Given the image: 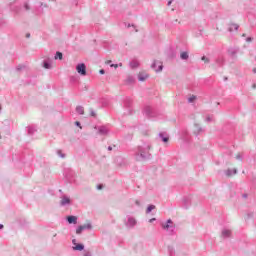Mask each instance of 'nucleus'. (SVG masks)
Instances as JSON below:
<instances>
[{
    "mask_svg": "<svg viewBox=\"0 0 256 256\" xmlns=\"http://www.w3.org/2000/svg\"><path fill=\"white\" fill-rule=\"evenodd\" d=\"M151 144L149 142L143 143L138 146L137 151L135 153V157L137 161H147V159L151 158Z\"/></svg>",
    "mask_w": 256,
    "mask_h": 256,
    "instance_id": "obj_1",
    "label": "nucleus"
},
{
    "mask_svg": "<svg viewBox=\"0 0 256 256\" xmlns=\"http://www.w3.org/2000/svg\"><path fill=\"white\" fill-rule=\"evenodd\" d=\"M123 105L125 109H128L127 115H131V111L133 109V99L126 97L124 99Z\"/></svg>",
    "mask_w": 256,
    "mask_h": 256,
    "instance_id": "obj_2",
    "label": "nucleus"
},
{
    "mask_svg": "<svg viewBox=\"0 0 256 256\" xmlns=\"http://www.w3.org/2000/svg\"><path fill=\"white\" fill-rule=\"evenodd\" d=\"M162 229L168 231V233H173V231H175V225L173 224V220L168 219L166 224H162Z\"/></svg>",
    "mask_w": 256,
    "mask_h": 256,
    "instance_id": "obj_3",
    "label": "nucleus"
},
{
    "mask_svg": "<svg viewBox=\"0 0 256 256\" xmlns=\"http://www.w3.org/2000/svg\"><path fill=\"white\" fill-rule=\"evenodd\" d=\"M76 71L79 75L85 77V75H87V66H85V63L77 64Z\"/></svg>",
    "mask_w": 256,
    "mask_h": 256,
    "instance_id": "obj_4",
    "label": "nucleus"
},
{
    "mask_svg": "<svg viewBox=\"0 0 256 256\" xmlns=\"http://www.w3.org/2000/svg\"><path fill=\"white\" fill-rule=\"evenodd\" d=\"M151 68L154 69L156 73H160V71H163V62L155 60L152 63Z\"/></svg>",
    "mask_w": 256,
    "mask_h": 256,
    "instance_id": "obj_5",
    "label": "nucleus"
},
{
    "mask_svg": "<svg viewBox=\"0 0 256 256\" xmlns=\"http://www.w3.org/2000/svg\"><path fill=\"white\" fill-rule=\"evenodd\" d=\"M144 115L148 117L149 119L155 117V110L151 106H146L144 108Z\"/></svg>",
    "mask_w": 256,
    "mask_h": 256,
    "instance_id": "obj_6",
    "label": "nucleus"
},
{
    "mask_svg": "<svg viewBox=\"0 0 256 256\" xmlns=\"http://www.w3.org/2000/svg\"><path fill=\"white\" fill-rule=\"evenodd\" d=\"M60 205H61V207H65L67 205H71V198H69L66 195L62 196L61 197V201H60Z\"/></svg>",
    "mask_w": 256,
    "mask_h": 256,
    "instance_id": "obj_7",
    "label": "nucleus"
},
{
    "mask_svg": "<svg viewBox=\"0 0 256 256\" xmlns=\"http://www.w3.org/2000/svg\"><path fill=\"white\" fill-rule=\"evenodd\" d=\"M72 243H73V245H75V246H73V250L74 251H83V249H85V245L77 244V240L76 239H73Z\"/></svg>",
    "mask_w": 256,
    "mask_h": 256,
    "instance_id": "obj_8",
    "label": "nucleus"
},
{
    "mask_svg": "<svg viewBox=\"0 0 256 256\" xmlns=\"http://www.w3.org/2000/svg\"><path fill=\"white\" fill-rule=\"evenodd\" d=\"M98 133L99 135H109V128L107 126H99Z\"/></svg>",
    "mask_w": 256,
    "mask_h": 256,
    "instance_id": "obj_9",
    "label": "nucleus"
},
{
    "mask_svg": "<svg viewBox=\"0 0 256 256\" xmlns=\"http://www.w3.org/2000/svg\"><path fill=\"white\" fill-rule=\"evenodd\" d=\"M137 225V220L133 217H128V220L126 222V227H135Z\"/></svg>",
    "mask_w": 256,
    "mask_h": 256,
    "instance_id": "obj_10",
    "label": "nucleus"
},
{
    "mask_svg": "<svg viewBox=\"0 0 256 256\" xmlns=\"http://www.w3.org/2000/svg\"><path fill=\"white\" fill-rule=\"evenodd\" d=\"M201 133H205V130L201 128L199 124L194 125V135H201Z\"/></svg>",
    "mask_w": 256,
    "mask_h": 256,
    "instance_id": "obj_11",
    "label": "nucleus"
},
{
    "mask_svg": "<svg viewBox=\"0 0 256 256\" xmlns=\"http://www.w3.org/2000/svg\"><path fill=\"white\" fill-rule=\"evenodd\" d=\"M158 137H160V139H161V141H163V143L169 142V134L168 133L161 132V133H159Z\"/></svg>",
    "mask_w": 256,
    "mask_h": 256,
    "instance_id": "obj_12",
    "label": "nucleus"
},
{
    "mask_svg": "<svg viewBox=\"0 0 256 256\" xmlns=\"http://www.w3.org/2000/svg\"><path fill=\"white\" fill-rule=\"evenodd\" d=\"M67 221H68V223L71 225V224H73V225H77V218H76V216H68L67 217Z\"/></svg>",
    "mask_w": 256,
    "mask_h": 256,
    "instance_id": "obj_13",
    "label": "nucleus"
},
{
    "mask_svg": "<svg viewBox=\"0 0 256 256\" xmlns=\"http://www.w3.org/2000/svg\"><path fill=\"white\" fill-rule=\"evenodd\" d=\"M149 75L146 73H139L138 79L139 81H146L148 79Z\"/></svg>",
    "mask_w": 256,
    "mask_h": 256,
    "instance_id": "obj_14",
    "label": "nucleus"
},
{
    "mask_svg": "<svg viewBox=\"0 0 256 256\" xmlns=\"http://www.w3.org/2000/svg\"><path fill=\"white\" fill-rule=\"evenodd\" d=\"M222 237H224V238L231 237V230L223 229L222 230Z\"/></svg>",
    "mask_w": 256,
    "mask_h": 256,
    "instance_id": "obj_15",
    "label": "nucleus"
},
{
    "mask_svg": "<svg viewBox=\"0 0 256 256\" xmlns=\"http://www.w3.org/2000/svg\"><path fill=\"white\" fill-rule=\"evenodd\" d=\"M239 29V26L237 24H231L228 28V31L230 33H233V31H237Z\"/></svg>",
    "mask_w": 256,
    "mask_h": 256,
    "instance_id": "obj_16",
    "label": "nucleus"
},
{
    "mask_svg": "<svg viewBox=\"0 0 256 256\" xmlns=\"http://www.w3.org/2000/svg\"><path fill=\"white\" fill-rule=\"evenodd\" d=\"M130 67H131V69H137V67H139V61L138 60H132L130 62Z\"/></svg>",
    "mask_w": 256,
    "mask_h": 256,
    "instance_id": "obj_17",
    "label": "nucleus"
},
{
    "mask_svg": "<svg viewBox=\"0 0 256 256\" xmlns=\"http://www.w3.org/2000/svg\"><path fill=\"white\" fill-rule=\"evenodd\" d=\"M238 51H239L238 49L230 48L228 50V53H229V55H231V57H235L237 55Z\"/></svg>",
    "mask_w": 256,
    "mask_h": 256,
    "instance_id": "obj_18",
    "label": "nucleus"
},
{
    "mask_svg": "<svg viewBox=\"0 0 256 256\" xmlns=\"http://www.w3.org/2000/svg\"><path fill=\"white\" fill-rule=\"evenodd\" d=\"M76 113H78V115H84L85 114V109L83 108V106H77L76 107Z\"/></svg>",
    "mask_w": 256,
    "mask_h": 256,
    "instance_id": "obj_19",
    "label": "nucleus"
},
{
    "mask_svg": "<svg viewBox=\"0 0 256 256\" xmlns=\"http://www.w3.org/2000/svg\"><path fill=\"white\" fill-rule=\"evenodd\" d=\"M236 174H237V169H233V170L228 169V170L226 171V175H227L228 177H231V175H236Z\"/></svg>",
    "mask_w": 256,
    "mask_h": 256,
    "instance_id": "obj_20",
    "label": "nucleus"
},
{
    "mask_svg": "<svg viewBox=\"0 0 256 256\" xmlns=\"http://www.w3.org/2000/svg\"><path fill=\"white\" fill-rule=\"evenodd\" d=\"M44 69H51V62L49 60H45L43 62Z\"/></svg>",
    "mask_w": 256,
    "mask_h": 256,
    "instance_id": "obj_21",
    "label": "nucleus"
},
{
    "mask_svg": "<svg viewBox=\"0 0 256 256\" xmlns=\"http://www.w3.org/2000/svg\"><path fill=\"white\" fill-rule=\"evenodd\" d=\"M37 131V129L34 126L28 127V135H33Z\"/></svg>",
    "mask_w": 256,
    "mask_h": 256,
    "instance_id": "obj_22",
    "label": "nucleus"
},
{
    "mask_svg": "<svg viewBox=\"0 0 256 256\" xmlns=\"http://www.w3.org/2000/svg\"><path fill=\"white\" fill-rule=\"evenodd\" d=\"M181 59H183L184 61H187V59H189V54L187 52H182L180 54Z\"/></svg>",
    "mask_w": 256,
    "mask_h": 256,
    "instance_id": "obj_23",
    "label": "nucleus"
},
{
    "mask_svg": "<svg viewBox=\"0 0 256 256\" xmlns=\"http://www.w3.org/2000/svg\"><path fill=\"white\" fill-rule=\"evenodd\" d=\"M81 228L85 231V229H92L93 226L91 225V223H88V224H84V225H81Z\"/></svg>",
    "mask_w": 256,
    "mask_h": 256,
    "instance_id": "obj_24",
    "label": "nucleus"
},
{
    "mask_svg": "<svg viewBox=\"0 0 256 256\" xmlns=\"http://www.w3.org/2000/svg\"><path fill=\"white\" fill-rule=\"evenodd\" d=\"M184 205L188 208L191 205V200L189 198H184Z\"/></svg>",
    "mask_w": 256,
    "mask_h": 256,
    "instance_id": "obj_25",
    "label": "nucleus"
},
{
    "mask_svg": "<svg viewBox=\"0 0 256 256\" xmlns=\"http://www.w3.org/2000/svg\"><path fill=\"white\" fill-rule=\"evenodd\" d=\"M85 231L81 226H78L76 229V235H81Z\"/></svg>",
    "mask_w": 256,
    "mask_h": 256,
    "instance_id": "obj_26",
    "label": "nucleus"
},
{
    "mask_svg": "<svg viewBox=\"0 0 256 256\" xmlns=\"http://www.w3.org/2000/svg\"><path fill=\"white\" fill-rule=\"evenodd\" d=\"M54 59H60V61H61V59H63V53L56 52V55H55Z\"/></svg>",
    "mask_w": 256,
    "mask_h": 256,
    "instance_id": "obj_27",
    "label": "nucleus"
},
{
    "mask_svg": "<svg viewBox=\"0 0 256 256\" xmlns=\"http://www.w3.org/2000/svg\"><path fill=\"white\" fill-rule=\"evenodd\" d=\"M57 155L61 157L62 159H65V153H63L62 150H57Z\"/></svg>",
    "mask_w": 256,
    "mask_h": 256,
    "instance_id": "obj_28",
    "label": "nucleus"
},
{
    "mask_svg": "<svg viewBox=\"0 0 256 256\" xmlns=\"http://www.w3.org/2000/svg\"><path fill=\"white\" fill-rule=\"evenodd\" d=\"M153 209H155V205H149L148 207H147V209H146V213H151V211L153 210Z\"/></svg>",
    "mask_w": 256,
    "mask_h": 256,
    "instance_id": "obj_29",
    "label": "nucleus"
},
{
    "mask_svg": "<svg viewBox=\"0 0 256 256\" xmlns=\"http://www.w3.org/2000/svg\"><path fill=\"white\" fill-rule=\"evenodd\" d=\"M168 251H169L170 256H173V253H175V249H173V247H171V246L168 247Z\"/></svg>",
    "mask_w": 256,
    "mask_h": 256,
    "instance_id": "obj_30",
    "label": "nucleus"
},
{
    "mask_svg": "<svg viewBox=\"0 0 256 256\" xmlns=\"http://www.w3.org/2000/svg\"><path fill=\"white\" fill-rule=\"evenodd\" d=\"M205 121L206 123H211V121H213V116H207Z\"/></svg>",
    "mask_w": 256,
    "mask_h": 256,
    "instance_id": "obj_31",
    "label": "nucleus"
},
{
    "mask_svg": "<svg viewBox=\"0 0 256 256\" xmlns=\"http://www.w3.org/2000/svg\"><path fill=\"white\" fill-rule=\"evenodd\" d=\"M195 99H197L196 96H191L190 98H188V103H193V101H195Z\"/></svg>",
    "mask_w": 256,
    "mask_h": 256,
    "instance_id": "obj_32",
    "label": "nucleus"
},
{
    "mask_svg": "<svg viewBox=\"0 0 256 256\" xmlns=\"http://www.w3.org/2000/svg\"><path fill=\"white\" fill-rule=\"evenodd\" d=\"M202 61H204V63H209L210 62V60H209V58H207V56H202Z\"/></svg>",
    "mask_w": 256,
    "mask_h": 256,
    "instance_id": "obj_33",
    "label": "nucleus"
},
{
    "mask_svg": "<svg viewBox=\"0 0 256 256\" xmlns=\"http://www.w3.org/2000/svg\"><path fill=\"white\" fill-rule=\"evenodd\" d=\"M217 65H223V58H218L216 60Z\"/></svg>",
    "mask_w": 256,
    "mask_h": 256,
    "instance_id": "obj_34",
    "label": "nucleus"
},
{
    "mask_svg": "<svg viewBox=\"0 0 256 256\" xmlns=\"http://www.w3.org/2000/svg\"><path fill=\"white\" fill-rule=\"evenodd\" d=\"M16 69H17L18 71H23V69H25V66H24V65H18V66L16 67Z\"/></svg>",
    "mask_w": 256,
    "mask_h": 256,
    "instance_id": "obj_35",
    "label": "nucleus"
},
{
    "mask_svg": "<svg viewBox=\"0 0 256 256\" xmlns=\"http://www.w3.org/2000/svg\"><path fill=\"white\" fill-rule=\"evenodd\" d=\"M236 159H237L238 161H241V159H243V154H241V153L237 154V155H236Z\"/></svg>",
    "mask_w": 256,
    "mask_h": 256,
    "instance_id": "obj_36",
    "label": "nucleus"
},
{
    "mask_svg": "<svg viewBox=\"0 0 256 256\" xmlns=\"http://www.w3.org/2000/svg\"><path fill=\"white\" fill-rule=\"evenodd\" d=\"M90 115H91V117H97V114L95 113V111L93 109H90Z\"/></svg>",
    "mask_w": 256,
    "mask_h": 256,
    "instance_id": "obj_37",
    "label": "nucleus"
},
{
    "mask_svg": "<svg viewBox=\"0 0 256 256\" xmlns=\"http://www.w3.org/2000/svg\"><path fill=\"white\" fill-rule=\"evenodd\" d=\"M127 81H128V83H133V81H135V79H133V77L129 76L127 78Z\"/></svg>",
    "mask_w": 256,
    "mask_h": 256,
    "instance_id": "obj_38",
    "label": "nucleus"
},
{
    "mask_svg": "<svg viewBox=\"0 0 256 256\" xmlns=\"http://www.w3.org/2000/svg\"><path fill=\"white\" fill-rule=\"evenodd\" d=\"M110 67H114L115 69H117V67H119V64H110Z\"/></svg>",
    "mask_w": 256,
    "mask_h": 256,
    "instance_id": "obj_39",
    "label": "nucleus"
},
{
    "mask_svg": "<svg viewBox=\"0 0 256 256\" xmlns=\"http://www.w3.org/2000/svg\"><path fill=\"white\" fill-rule=\"evenodd\" d=\"M246 41H247L248 43H251V41H253V38H252V37H248V38L246 39Z\"/></svg>",
    "mask_w": 256,
    "mask_h": 256,
    "instance_id": "obj_40",
    "label": "nucleus"
},
{
    "mask_svg": "<svg viewBox=\"0 0 256 256\" xmlns=\"http://www.w3.org/2000/svg\"><path fill=\"white\" fill-rule=\"evenodd\" d=\"M75 125H76L77 127H81V122L76 121V122H75Z\"/></svg>",
    "mask_w": 256,
    "mask_h": 256,
    "instance_id": "obj_41",
    "label": "nucleus"
},
{
    "mask_svg": "<svg viewBox=\"0 0 256 256\" xmlns=\"http://www.w3.org/2000/svg\"><path fill=\"white\" fill-rule=\"evenodd\" d=\"M99 73H100V75H105V70L101 69V70L99 71Z\"/></svg>",
    "mask_w": 256,
    "mask_h": 256,
    "instance_id": "obj_42",
    "label": "nucleus"
},
{
    "mask_svg": "<svg viewBox=\"0 0 256 256\" xmlns=\"http://www.w3.org/2000/svg\"><path fill=\"white\" fill-rule=\"evenodd\" d=\"M24 7H25L26 11H29V4H25Z\"/></svg>",
    "mask_w": 256,
    "mask_h": 256,
    "instance_id": "obj_43",
    "label": "nucleus"
},
{
    "mask_svg": "<svg viewBox=\"0 0 256 256\" xmlns=\"http://www.w3.org/2000/svg\"><path fill=\"white\" fill-rule=\"evenodd\" d=\"M97 189H99V190L103 189V185L102 184L98 185Z\"/></svg>",
    "mask_w": 256,
    "mask_h": 256,
    "instance_id": "obj_44",
    "label": "nucleus"
},
{
    "mask_svg": "<svg viewBox=\"0 0 256 256\" xmlns=\"http://www.w3.org/2000/svg\"><path fill=\"white\" fill-rule=\"evenodd\" d=\"M125 25H127V27H133L134 29H135V25H131V24H125Z\"/></svg>",
    "mask_w": 256,
    "mask_h": 256,
    "instance_id": "obj_45",
    "label": "nucleus"
},
{
    "mask_svg": "<svg viewBox=\"0 0 256 256\" xmlns=\"http://www.w3.org/2000/svg\"><path fill=\"white\" fill-rule=\"evenodd\" d=\"M153 221H156V219H155V218H151V219L149 220V223H153Z\"/></svg>",
    "mask_w": 256,
    "mask_h": 256,
    "instance_id": "obj_46",
    "label": "nucleus"
},
{
    "mask_svg": "<svg viewBox=\"0 0 256 256\" xmlns=\"http://www.w3.org/2000/svg\"><path fill=\"white\" fill-rule=\"evenodd\" d=\"M84 256H91V252H86Z\"/></svg>",
    "mask_w": 256,
    "mask_h": 256,
    "instance_id": "obj_47",
    "label": "nucleus"
},
{
    "mask_svg": "<svg viewBox=\"0 0 256 256\" xmlns=\"http://www.w3.org/2000/svg\"><path fill=\"white\" fill-rule=\"evenodd\" d=\"M171 3H173V0L168 1V7H170Z\"/></svg>",
    "mask_w": 256,
    "mask_h": 256,
    "instance_id": "obj_48",
    "label": "nucleus"
},
{
    "mask_svg": "<svg viewBox=\"0 0 256 256\" xmlns=\"http://www.w3.org/2000/svg\"><path fill=\"white\" fill-rule=\"evenodd\" d=\"M135 203H136V205H138V206L141 205V202H139V200H136Z\"/></svg>",
    "mask_w": 256,
    "mask_h": 256,
    "instance_id": "obj_49",
    "label": "nucleus"
},
{
    "mask_svg": "<svg viewBox=\"0 0 256 256\" xmlns=\"http://www.w3.org/2000/svg\"><path fill=\"white\" fill-rule=\"evenodd\" d=\"M108 151H113V147L109 146Z\"/></svg>",
    "mask_w": 256,
    "mask_h": 256,
    "instance_id": "obj_50",
    "label": "nucleus"
},
{
    "mask_svg": "<svg viewBox=\"0 0 256 256\" xmlns=\"http://www.w3.org/2000/svg\"><path fill=\"white\" fill-rule=\"evenodd\" d=\"M118 67H123V63L118 64Z\"/></svg>",
    "mask_w": 256,
    "mask_h": 256,
    "instance_id": "obj_51",
    "label": "nucleus"
},
{
    "mask_svg": "<svg viewBox=\"0 0 256 256\" xmlns=\"http://www.w3.org/2000/svg\"><path fill=\"white\" fill-rule=\"evenodd\" d=\"M244 199H247V194H243Z\"/></svg>",
    "mask_w": 256,
    "mask_h": 256,
    "instance_id": "obj_52",
    "label": "nucleus"
},
{
    "mask_svg": "<svg viewBox=\"0 0 256 256\" xmlns=\"http://www.w3.org/2000/svg\"><path fill=\"white\" fill-rule=\"evenodd\" d=\"M26 37H27V38H30V37H31V34H27Z\"/></svg>",
    "mask_w": 256,
    "mask_h": 256,
    "instance_id": "obj_53",
    "label": "nucleus"
},
{
    "mask_svg": "<svg viewBox=\"0 0 256 256\" xmlns=\"http://www.w3.org/2000/svg\"><path fill=\"white\" fill-rule=\"evenodd\" d=\"M109 64H111V60H108V61H107V65H109Z\"/></svg>",
    "mask_w": 256,
    "mask_h": 256,
    "instance_id": "obj_54",
    "label": "nucleus"
},
{
    "mask_svg": "<svg viewBox=\"0 0 256 256\" xmlns=\"http://www.w3.org/2000/svg\"><path fill=\"white\" fill-rule=\"evenodd\" d=\"M252 87H253V89H256V84H253Z\"/></svg>",
    "mask_w": 256,
    "mask_h": 256,
    "instance_id": "obj_55",
    "label": "nucleus"
},
{
    "mask_svg": "<svg viewBox=\"0 0 256 256\" xmlns=\"http://www.w3.org/2000/svg\"><path fill=\"white\" fill-rule=\"evenodd\" d=\"M3 227H4L3 224H0V229H3Z\"/></svg>",
    "mask_w": 256,
    "mask_h": 256,
    "instance_id": "obj_56",
    "label": "nucleus"
},
{
    "mask_svg": "<svg viewBox=\"0 0 256 256\" xmlns=\"http://www.w3.org/2000/svg\"><path fill=\"white\" fill-rule=\"evenodd\" d=\"M253 73H256V68L253 69Z\"/></svg>",
    "mask_w": 256,
    "mask_h": 256,
    "instance_id": "obj_57",
    "label": "nucleus"
},
{
    "mask_svg": "<svg viewBox=\"0 0 256 256\" xmlns=\"http://www.w3.org/2000/svg\"><path fill=\"white\" fill-rule=\"evenodd\" d=\"M0 111H1V106H0Z\"/></svg>",
    "mask_w": 256,
    "mask_h": 256,
    "instance_id": "obj_58",
    "label": "nucleus"
},
{
    "mask_svg": "<svg viewBox=\"0 0 256 256\" xmlns=\"http://www.w3.org/2000/svg\"><path fill=\"white\" fill-rule=\"evenodd\" d=\"M0 139H1V135H0Z\"/></svg>",
    "mask_w": 256,
    "mask_h": 256,
    "instance_id": "obj_59",
    "label": "nucleus"
}]
</instances>
